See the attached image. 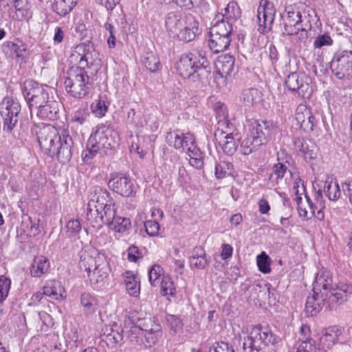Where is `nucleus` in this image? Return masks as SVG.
I'll return each mask as SVG.
<instances>
[{"label": "nucleus", "instance_id": "obj_1", "mask_svg": "<svg viewBox=\"0 0 352 352\" xmlns=\"http://www.w3.org/2000/svg\"><path fill=\"white\" fill-rule=\"evenodd\" d=\"M38 141L45 153L50 157H56L60 163H68L72 159L74 142L68 131L63 130L59 133L56 128L47 125L40 129Z\"/></svg>", "mask_w": 352, "mask_h": 352}, {"label": "nucleus", "instance_id": "obj_2", "mask_svg": "<svg viewBox=\"0 0 352 352\" xmlns=\"http://www.w3.org/2000/svg\"><path fill=\"white\" fill-rule=\"evenodd\" d=\"M21 107L19 102H9L6 109L1 111L3 119L2 130L8 138L14 140L22 138L27 133L30 122L21 116Z\"/></svg>", "mask_w": 352, "mask_h": 352}, {"label": "nucleus", "instance_id": "obj_3", "mask_svg": "<svg viewBox=\"0 0 352 352\" xmlns=\"http://www.w3.org/2000/svg\"><path fill=\"white\" fill-rule=\"evenodd\" d=\"M188 53L181 56L177 63V71L184 78H192L194 81L208 78L211 72L210 63L201 54Z\"/></svg>", "mask_w": 352, "mask_h": 352}, {"label": "nucleus", "instance_id": "obj_4", "mask_svg": "<svg viewBox=\"0 0 352 352\" xmlns=\"http://www.w3.org/2000/svg\"><path fill=\"white\" fill-rule=\"evenodd\" d=\"M89 73L83 67H71L64 81L66 91L76 98L80 99L87 96L94 87Z\"/></svg>", "mask_w": 352, "mask_h": 352}, {"label": "nucleus", "instance_id": "obj_5", "mask_svg": "<svg viewBox=\"0 0 352 352\" xmlns=\"http://www.w3.org/2000/svg\"><path fill=\"white\" fill-rule=\"evenodd\" d=\"M25 99L28 103L31 113L33 109L41 107L52 98L50 94L52 93L50 87L40 84L33 80H26L21 87Z\"/></svg>", "mask_w": 352, "mask_h": 352}, {"label": "nucleus", "instance_id": "obj_6", "mask_svg": "<svg viewBox=\"0 0 352 352\" xmlns=\"http://www.w3.org/2000/svg\"><path fill=\"white\" fill-rule=\"evenodd\" d=\"M311 83V78L304 72H292L285 80L289 90L302 98H309L312 95Z\"/></svg>", "mask_w": 352, "mask_h": 352}, {"label": "nucleus", "instance_id": "obj_7", "mask_svg": "<svg viewBox=\"0 0 352 352\" xmlns=\"http://www.w3.org/2000/svg\"><path fill=\"white\" fill-rule=\"evenodd\" d=\"M330 67L337 78H352V50L336 53Z\"/></svg>", "mask_w": 352, "mask_h": 352}, {"label": "nucleus", "instance_id": "obj_8", "mask_svg": "<svg viewBox=\"0 0 352 352\" xmlns=\"http://www.w3.org/2000/svg\"><path fill=\"white\" fill-rule=\"evenodd\" d=\"M89 197L87 214L88 220L95 214L98 215L100 208L110 203V201H113L107 189L98 186L90 189Z\"/></svg>", "mask_w": 352, "mask_h": 352}, {"label": "nucleus", "instance_id": "obj_9", "mask_svg": "<svg viewBox=\"0 0 352 352\" xmlns=\"http://www.w3.org/2000/svg\"><path fill=\"white\" fill-rule=\"evenodd\" d=\"M108 186L113 192L123 197H133L136 193L137 188L133 180L123 174L111 173Z\"/></svg>", "mask_w": 352, "mask_h": 352}, {"label": "nucleus", "instance_id": "obj_10", "mask_svg": "<svg viewBox=\"0 0 352 352\" xmlns=\"http://www.w3.org/2000/svg\"><path fill=\"white\" fill-rule=\"evenodd\" d=\"M275 14L276 9L272 2L261 0L257 11L258 30L261 34H265L271 30Z\"/></svg>", "mask_w": 352, "mask_h": 352}, {"label": "nucleus", "instance_id": "obj_11", "mask_svg": "<svg viewBox=\"0 0 352 352\" xmlns=\"http://www.w3.org/2000/svg\"><path fill=\"white\" fill-rule=\"evenodd\" d=\"M113 135L116 133L112 129L101 126L91 135L89 139L91 142L96 144L100 149H112L117 145Z\"/></svg>", "mask_w": 352, "mask_h": 352}, {"label": "nucleus", "instance_id": "obj_12", "mask_svg": "<svg viewBox=\"0 0 352 352\" xmlns=\"http://www.w3.org/2000/svg\"><path fill=\"white\" fill-rule=\"evenodd\" d=\"M296 120L300 124V128L306 133L313 131L318 122L311 109L302 104H299L296 109Z\"/></svg>", "mask_w": 352, "mask_h": 352}, {"label": "nucleus", "instance_id": "obj_13", "mask_svg": "<svg viewBox=\"0 0 352 352\" xmlns=\"http://www.w3.org/2000/svg\"><path fill=\"white\" fill-rule=\"evenodd\" d=\"M274 126L272 122L267 120H256L254 122L250 134L255 137L256 143L261 145L267 144L270 140Z\"/></svg>", "mask_w": 352, "mask_h": 352}, {"label": "nucleus", "instance_id": "obj_14", "mask_svg": "<svg viewBox=\"0 0 352 352\" xmlns=\"http://www.w3.org/2000/svg\"><path fill=\"white\" fill-rule=\"evenodd\" d=\"M199 33L198 21L192 15L188 14L185 16V25L177 33L175 38L188 43L193 41Z\"/></svg>", "mask_w": 352, "mask_h": 352}, {"label": "nucleus", "instance_id": "obj_15", "mask_svg": "<svg viewBox=\"0 0 352 352\" xmlns=\"http://www.w3.org/2000/svg\"><path fill=\"white\" fill-rule=\"evenodd\" d=\"M250 336L255 344L260 346V350L263 345L267 346L270 344L274 345L278 341V337L272 333L271 330L258 326L252 327Z\"/></svg>", "mask_w": 352, "mask_h": 352}, {"label": "nucleus", "instance_id": "obj_16", "mask_svg": "<svg viewBox=\"0 0 352 352\" xmlns=\"http://www.w3.org/2000/svg\"><path fill=\"white\" fill-rule=\"evenodd\" d=\"M110 268L107 263L101 264L95 263L94 270L89 272V281L91 285H96L97 289H102L106 287Z\"/></svg>", "mask_w": 352, "mask_h": 352}, {"label": "nucleus", "instance_id": "obj_17", "mask_svg": "<svg viewBox=\"0 0 352 352\" xmlns=\"http://www.w3.org/2000/svg\"><path fill=\"white\" fill-rule=\"evenodd\" d=\"M342 333V329L336 326L329 327L322 331L318 346L320 351L326 352L331 349Z\"/></svg>", "mask_w": 352, "mask_h": 352}, {"label": "nucleus", "instance_id": "obj_18", "mask_svg": "<svg viewBox=\"0 0 352 352\" xmlns=\"http://www.w3.org/2000/svg\"><path fill=\"white\" fill-rule=\"evenodd\" d=\"M302 23L303 20L300 12H288L287 17L283 19V34L298 36L299 28L302 25Z\"/></svg>", "mask_w": 352, "mask_h": 352}, {"label": "nucleus", "instance_id": "obj_19", "mask_svg": "<svg viewBox=\"0 0 352 352\" xmlns=\"http://www.w3.org/2000/svg\"><path fill=\"white\" fill-rule=\"evenodd\" d=\"M185 25V16L179 12H170L165 16V28L169 36L175 38L177 33Z\"/></svg>", "mask_w": 352, "mask_h": 352}, {"label": "nucleus", "instance_id": "obj_20", "mask_svg": "<svg viewBox=\"0 0 352 352\" xmlns=\"http://www.w3.org/2000/svg\"><path fill=\"white\" fill-rule=\"evenodd\" d=\"M59 102L53 98L41 107H35L34 109L40 118L45 120H55L59 117Z\"/></svg>", "mask_w": 352, "mask_h": 352}, {"label": "nucleus", "instance_id": "obj_21", "mask_svg": "<svg viewBox=\"0 0 352 352\" xmlns=\"http://www.w3.org/2000/svg\"><path fill=\"white\" fill-rule=\"evenodd\" d=\"M294 144L296 148L304 154V157L307 162H310L317 157L318 148L311 141L295 138Z\"/></svg>", "mask_w": 352, "mask_h": 352}, {"label": "nucleus", "instance_id": "obj_22", "mask_svg": "<svg viewBox=\"0 0 352 352\" xmlns=\"http://www.w3.org/2000/svg\"><path fill=\"white\" fill-rule=\"evenodd\" d=\"M325 309L333 310L347 300V295L339 287H331L327 296L324 295Z\"/></svg>", "mask_w": 352, "mask_h": 352}, {"label": "nucleus", "instance_id": "obj_23", "mask_svg": "<svg viewBox=\"0 0 352 352\" xmlns=\"http://www.w3.org/2000/svg\"><path fill=\"white\" fill-rule=\"evenodd\" d=\"M234 58L229 54L219 56L215 63L217 74L221 78L230 76L234 72Z\"/></svg>", "mask_w": 352, "mask_h": 352}, {"label": "nucleus", "instance_id": "obj_24", "mask_svg": "<svg viewBox=\"0 0 352 352\" xmlns=\"http://www.w3.org/2000/svg\"><path fill=\"white\" fill-rule=\"evenodd\" d=\"M99 54L96 50L95 47L91 49V51L87 53L86 55L83 56H80V58L76 60L78 63V67H83L84 69H91L93 68V71L91 72L90 74L93 75L98 72V63L96 61H99L98 58Z\"/></svg>", "mask_w": 352, "mask_h": 352}, {"label": "nucleus", "instance_id": "obj_25", "mask_svg": "<svg viewBox=\"0 0 352 352\" xmlns=\"http://www.w3.org/2000/svg\"><path fill=\"white\" fill-rule=\"evenodd\" d=\"M107 333H104L103 341L109 347L113 348L124 339V329L117 323L114 322L109 329L107 328Z\"/></svg>", "mask_w": 352, "mask_h": 352}, {"label": "nucleus", "instance_id": "obj_26", "mask_svg": "<svg viewBox=\"0 0 352 352\" xmlns=\"http://www.w3.org/2000/svg\"><path fill=\"white\" fill-rule=\"evenodd\" d=\"M333 287L332 278L329 272H323L318 274L313 283V293H318L324 296L329 294V289Z\"/></svg>", "mask_w": 352, "mask_h": 352}, {"label": "nucleus", "instance_id": "obj_27", "mask_svg": "<svg viewBox=\"0 0 352 352\" xmlns=\"http://www.w3.org/2000/svg\"><path fill=\"white\" fill-rule=\"evenodd\" d=\"M325 300L324 294L314 293L312 296H308L305 304L307 313L311 316L317 314L325 306Z\"/></svg>", "mask_w": 352, "mask_h": 352}, {"label": "nucleus", "instance_id": "obj_28", "mask_svg": "<svg viewBox=\"0 0 352 352\" xmlns=\"http://www.w3.org/2000/svg\"><path fill=\"white\" fill-rule=\"evenodd\" d=\"M50 261L44 256H36L31 265L30 274L32 277H41L47 272L50 268Z\"/></svg>", "mask_w": 352, "mask_h": 352}, {"label": "nucleus", "instance_id": "obj_29", "mask_svg": "<svg viewBox=\"0 0 352 352\" xmlns=\"http://www.w3.org/2000/svg\"><path fill=\"white\" fill-rule=\"evenodd\" d=\"M231 41L230 36L209 34L208 45L215 54L228 49Z\"/></svg>", "mask_w": 352, "mask_h": 352}, {"label": "nucleus", "instance_id": "obj_30", "mask_svg": "<svg viewBox=\"0 0 352 352\" xmlns=\"http://www.w3.org/2000/svg\"><path fill=\"white\" fill-rule=\"evenodd\" d=\"M217 22L210 30L209 34L231 36L232 25L229 21H225L224 19L216 16Z\"/></svg>", "mask_w": 352, "mask_h": 352}, {"label": "nucleus", "instance_id": "obj_31", "mask_svg": "<svg viewBox=\"0 0 352 352\" xmlns=\"http://www.w3.org/2000/svg\"><path fill=\"white\" fill-rule=\"evenodd\" d=\"M116 208L114 200L110 201V203L100 208L99 214L96 215V222L98 223V219L106 225L109 223L117 217L116 214Z\"/></svg>", "mask_w": 352, "mask_h": 352}, {"label": "nucleus", "instance_id": "obj_32", "mask_svg": "<svg viewBox=\"0 0 352 352\" xmlns=\"http://www.w3.org/2000/svg\"><path fill=\"white\" fill-rule=\"evenodd\" d=\"M205 256L206 253L203 248L195 247L193 249L192 255L189 258L191 268L204 269L208 264Z\"/></svg>", "mask_w": 352, "mask_h": 352}, {"label": "nucleus", "instance_id": "obj_33", "mask_svg": "<svg viewBox=\"0 0 352 352\" xmlns=\"http://www.w3.org/2000/svg\"><path fill=\"white\" fill-rule=\"evenodd\" d=\"M78 0H53L52 9L60 16H65L77 3Z\"/></svg>", "mask_w": 352, "mask_h": 352}, {"label": "nucleus", "instance_id": "obj_34", "mask_svg": "<svg viewBox=\"0 0 352 352\" xmlns=\"http://www.w3.org/2000/svg\"><path fill=\"white\" fill-rule=\"evenodd\" d=\"M80 305L83 308L82 311L86 316L94 314L98 306L96 297L86 292L80 296Z\"/></svg>", "mask_w": 352, "mask_h": 352}, {"label": "nucleus", "instance_id": "obj_35", "mask_svg": "<svg viewBox=\"0 0 352 352\" xmlns=\"http://www.w3.org/2000/svg\"><path fill=\"white\" fill-rule=\"evenodd\" d=\"M64 289L60 287V283L56 280H50L43 288V294L54 300H61L64 298L63 292Z\"/></svg>", "mask_w": 352, "mask_h": 352}, {"label": "nucleus", "instance_id": "obj_36", "mask_svg": "<svg viewBox=\"0 0 352 352\" xmlns=\"http://www.w3.org/2000/svg\"><path fill=\"white\" fill-rule=\"evenodd\" d=\"M142 63L151 72H155L161 66L159 58L153 51L144 52Z\"/></svg>", "mask_w": 352, "mask_h": 352}, {"label": "nucleus", "instance_id": "obj_37", "mask_svg": "<svg viewBox=\"0 0 352 352\" xmlns=\"http://www.w3.org/2000/svg\"><path fill=\"white\" fill-rule=\"evenodd\" d=\"M143 337L145 339V342H143L142 339H141V342L145 344L146 346H151L152 344H154L158 337L161 336L162 331L161 327L158 324H155L150 329H144Z\"/></svg>", "mask_w": 352, "mask_h": 352}, {"label": "nucleus", "instance_id": "obj_38", "mask_svg": "<svg viewBox=\"0 0 352 352\" xmlns=\"http://www.w3.org/2000/svg\"><path fill=\"white\" fill-rule=\"evenodd\" d=\"M107 226L111 230L117 232H124L131 228L130 219L120 216L114 218Z\"/></svg>", "mask_w": 352, "mask_h": 352}, {"label": "nucleus", "instance_id": "obj_39", "mask_svg": "<svg viewBox=\"0 0 352 352\" xmlns=\"http://www.w3.org/2000/svg\"><path fill=\"white\" fill-rule=\"evenodd\" d=\"M238 146L239 139L236 138L231 133H227L222 144L223 152L229 156H232L236 151Z\"/></svg>", "mask_w": 352, "mask_h": 352}, {"label": "nucleus", "instance_id": "obj_40", "mask_svg": "<svg viewBox=\"0 0 352 352\" xmlns=\"http://www.w3.org/2000/svg\"><path fill=\"white\" fill-rule=\"evenodd\" d=\"M220 17L226 19L230 22L231 20L236 21L241 17V10L236 1H230L228 3L225 8V13L223 14H219Z\"/></svg>", "mask_w": 352, "mask_h": 352}, {"label": "nucleus", "instance_id": "obj_41", "mask_svg": "<svg viewBox=\"0 0 352 352\" xmlns=\"http://www.w3.org/2000/svg\"><path fill=\"white\" fill-rule=\"evenodd\" d=\"M261 144L259 142L256 143L255 137L251 134L248 138H245L241 143V151L242 154L248 155L250 153L255 152Z\"/></svg>", "mask_w": 352, "mask_h": 352}, {"label": "nucleus", "instance_id": "obj_42", "mask_svg": "<svg viewBox=\"0 0 352 352\" xmlns=\"http://www.w3.org/2000/svg\"><path fill=\"white\" fill-rule=\"evenodd\" d=\"M287 171L292 175L291 171L288 170V168L285 164L278 162L274 165L273 173L270 174L269 180L272 183L277 184L278 183V180L282 179Z\"/></svg>", "mask_w": 352, "mask_h": 352}, {"label": "nucleus", "instance_id": "obj_43", "mask_svg": "<svg viewBox=\"0 0 352 352\" xmlns=\"http://www.w3.org/2000/svg\"><path fill=\"white\" fill-rule=\"evenodd\" d=\"M94 47L95 45L90 40L80 43L74 48L71 58L76 61L80 56L86 55Z\"/></svg>", "mask_w": 352, "mask_h": 352}, {"label": "nucleus", "instance_id": "obj_44", "mask_svg": "<svg viewBox=\"0 0 352 352\" xmlns=\"http://www.w3.org/2000/svg\"><path fill=\"white\" fill-rule=\"evenodd\" d=\"M261 98V93L257 89L250 88L243 91V100L248 106L258 102Z\"/></svg>", "mask_w": 352, "mask_h": 352}, {"label": "nucleus", "instance_id": "obj_45", "mask_svg": "<svg viewBox=\"0 0 352 352\" xmlns=\"http://www.w3.org/2000/svg\"><path fill=\"white\" fill-rule=\"evenodd\" d=\"M130 324H137L138 326L140 324H143L142 327L140 326V329L142 330V331H145L144 329H150L152 326L155 324H153V321L151 318H140L136 317V314L135 313H131L128 318V320H124V325H129Z\"/></svg>", "mask_w": 352, "mask_h": 352}, {"label": "nucleus", "instance_id": "obj_46", "mask_svg": "<svg viewBox=\"0 0 352 352\" xmlns=\"http://www.w3.org/2000/svg\"><path fill=\"white\" fill-rule=\"evenodd\" d=\"M160 293L162 296H175L176 289L169 276H163L161 280Z\"/></svg>", "mask_w": 352, "mask_h": 352}, {"label": "nucleus", "instance_id": "obj_47", "mask_svg": "<svg viewBox=\"0 0 352 352\" xmlns=\"http://www.w3.org/2000/svg\"><path fill=\"white\" fill-rule=\"evenodd\" d=\"M101 150L98 146L94 142H90V139L89 138L87 149L83 151L82 153V160L85 163H89L98 153V152Z\"/></svg>", "mask_w": 352, "mask_h": 352}, {"label": "nucleus", "instance_id": "obj_48", "mask_svg": "<svg viewBox=\"0 0 352 352\" xmlns=\"http://www.w3.org/2000/svg\"><path fill=\"white\" fill-rule=\"evenodd\" d=\"M19 20H23L29 16V6L28 0H19L14 6Z\"/></svg>", "mask_w": 352, "mask_h": 352}, {"label": "nucleus", "instance_id": "obj_49", "mask_svg": "<svg viewBox=\"0 0 352 352\" xmlns=\"http://www.w3.org/2000/svg\"><path fill=\"white\" fill-rule=\"evenodd\" d=\"M256 262L260 272L264 274L270 272V258L265 252L257 256Z\"/></svg>", "mask_w": 352, "mask_h": 352}, {"label": "nucleus", "instance_id": "obj_50", "mask_svg": "<svg viewBox=\"0 0 352 352\" xmlns=\"http://www.w3.org/2000/svg\"><path fill=\"white\" fill-rule=\"evenodd\" d=\"M296 352H322L319 346L317 348L315 345V341L311 338H307L302 340L296 348Z\"/></svg>", "mask_w": 352, "mask_h": 352}, {"label": "nucleus", "instance_id": "obj_51", "mask_svg": "<svg viewBox=\"0 0 352 352\" xmlns=\"http://www.w3.org/2000/svg\"><path fill=\"white\" fill-rule=\"evenodd\" d=\"M163 268L157 264L153 265L148 271V280L152 286L155 287L159 283V278L163 274Z\"/></svg>", "mask_w": 352, "mask_h": 352}, {"label": "nucleus", "instance_id": "obj_52", "mask_svg": "<svg viewBox=\"0 0 352 352\" xmlns=\"http://www.w3.org/2000/svg\"><path fill=\"white\" fill-rule=\"evenodd\" d=\"M109 102L102 99L96 101L95 105H92V111L97 117L101 118L107 112Z\"/></svg>", "mask_w": 352, "mask_h": 352}, {"label": "nucleus", "instance_id": "obj_53", "mask_svg": "<svg viewBox=\"0 0 352 352\" xmlns=\"http://www.w3.org/2000/svg\"><path fill=\"white\" fill-rule=\"evenodd\" d=\"M131 327H130V329L128 331V338L131 342H139V339L143 337L144 331L140 327L144 326L143 324H140L139 326L137 324H131Z\"/></svg>", "mask_w": 352, "mask_h": 352}, {"label": "nucleus", "instance_id": "obj_54", "mask_svg": "<svg viewBox=\"0 0 352 352\" xmlns=\"http://www.w3.org/2000/svg\"><path fill=\"white\" fill-rule=\"evenodd\" d=\"M96 263V261L92 256L89 255H82L80 256V261L79 262V267L81 270L87 272V276H89V272H91V268Z\"/></svg>", "mask_w": 352, "mask_h": 352}, {"label": "nucleus", "instance_id": "obj_55", "mask_svg": "<svg viewBox=\"0 0 352 352\" xmlns=\"http://www.w3.org/2000/svg\"><path fill=\"white\" fill-rule=\"evenodd\" d=\"M166 322L169 327L175 333L178 330L182 329L184 324L182 320L177 316L172 314L166 316Z\"/></svg>", "mask_w": 352, "mask_h": 352}, {"label": "nucleus", "instance_id": "obj_56", "mask_svg": "<svg viewBox=\"0 0 352 352\" xmlns=\"http://www.w3.org/2000/svg\"><path fill=\"white\" fill-rule=\"evenodd\" d=\"M104 28L109 33V36L107 38V45L110 49H113L116 45V28L109 22H106L104 23Z\"/></svg>", "mask_w": 352, "mask_h": 352}, {"label": "nucleus", "instance_id": "obj_57", "mask_svg": "<svg viewBox=\"0 0 352 352\" xmlns=\"http://www.w3.org/2000/svg\"><path fill=\"white\" fill-rule=\"evenodd\" d=\"M333 44V40L330 36L327 34H319L314 42V48H321L324 46H330Z\"/></svg>", "mask_w": 352, "mask_h": 352}, {"label": "nucleus", "instance_id": "obj_58", "mask_svg": "<svg viewBox=\"0 0 352 352\" xmlns=\"http://www.w3.org/2000/svg\"><path fill=\"white\" fill-rule=\"evenodd\" d=\"M127 258L130 262L137 263L143 258V253L136 245H132L127 250Z\"/></svg>", "mask_w": 352, "mask_h": 352}, {"label": "nucleus", "instance_id": "obj_59", "mask_svg": "<svg viewBox=\"0 0 352 352\" xmlns=\"http://www.w3.org/2000/svg\"><path fill=\"white\" fill-rule=\"evenodd\" d=\"M67 232L69 236H76L82 229L81 224L78 219L69 220L66 226Z\"/></svg>", "mask_w": 352, "mask_h": 352}, {"label": "nucleus", "instance_id": "obj_60", "mask_svg": "<svg viewBox=\"0 0 352 352\" xmlns=\"http://www.w3.org/2000/svg\"><path fill=\"white\" fill-rule=\"evenodd\" d=\"M125 284L129 295L137 296L140 294V284L139 278L135 279L134 281L127 280Z\"/></svg>", "mask_w": 352, "mask_h": 352}, {"label": "nucleus", "instance_id": "obj_61", "mask_svg": "<svg viewBox=\"0 0 352 352\" xmlns=\"http://www.w3.org/2000/svg\"><path fill=\"white\" fill-rule=\"evenodd\" d=\"M144 227L146 233L149 236H154L158 234L160 225L157 221L153 220L146 221L144 223Z\"/></svg>", "mask_w": 352, "mask_h": 352}, {"label": "nucleus", "instance_id": "obj_62", "mask_svg": "<svg viewBox=\"0 0 352 352\" xmlns=\"http://www.w3.org/2000/svg\"><path fill=\"white\" fill-rule=\"evenodd\" d=\"M230 164L226 162H220L215 166V175L217 178L221 179L226 177L227 170H229Z\"/></svg>", "mask_w": 352, "mask_h": 352}, {"label": "nucleus", "instance_id": "obj_63", "mask_svg": "<svg viewBox=\"0 0 352 352\" xmlns=\"http://www.w3.org/2000/svg\"><path fill=\"white\" fill-rule=\"evenodd\" d=\"M12 50L16 57L23 58L27 57L28 54L25 45L23 44L22 43H21L20 45L17 43H13Z\"/></svg>", "mask_w": 352, "mask_h": 352}, {"label": "nucleus", "instance_id": "obj_64", "mask_svg": "<svg viewBox=\"0 0 352 352\" xmlns=\"http://www.w3.org/2000/svg\"><path fill=\"white\" fill-rule=\"evenodd\" d=\"M344 194L349 197L350 203L352 205V179L342 184Z\"/></svg>", "mask_w": 352, "mask_h": 352}]
</instances>
